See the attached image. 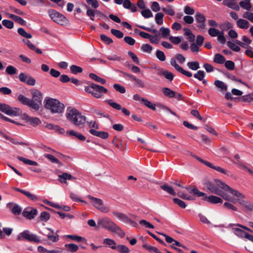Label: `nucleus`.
<instances>
[{"label":"nucleus","mask_w":253,"mask_h":253,"mask_svg":"<svg viewBox=\"0 0 253 253\" xmlns=\"http://www.w3.org/2000/svg\"><path fill=\"white\" fill-rule=\"evenodd\" d=\"M77 178L67 172H63L62 174L58 175V180L62 184H66L68 183L67 180H75Z\"/></svg>","instance_id":"20"},{"label":"nucleus","mask_w":253,"mask_h":253,"mask_svg":"<svg viewBox=\"0 0 253 253\" xmlns=\"http://www.w3.org/2000/svg\"><path fill=\"white\" fill-rule=\"evenodd\" d=\"M133 81L135 82L134 85L136 87L139 88H144L145 87L144 83L142 80L136 77Z\"/></svg>","instance_id":"52"},{"label":"nucleus","mask_w":253,"mask_h":253,"mask_svg":"<svg viewBox=\"0 0 253 253\" xmlns=\"http://www.w3.org/2000/svg\"><path fill=\"white\" fill-rule=\"evenodd\" d=\"M66 117L69 122L77 126L84 125L86 121V117L75 108H68Z\"/></svg>","instance_id":"3"},{"label":"nucleus","mask_w":253,"mask_h":253,"mask_svg":"<svg viewBox=\"0 0 253 253\" xmlns=\"http://www.w3.org/2000/svg\"><path fill=\"white\" fill-rule=\"evenodd\" d=\"M89 132L91 134L104 139L108 138L109 136V133L107 132L103 131H97L93 129H90L89 130Z\"/></svg>","instance_id":"22"},{"label":"nucleus","mask_w":253,"mask_h":253,"mask_svg":"<svg viewBox=\"0 0 253 253\" xmlns=\"http://www.w3.org/2000/svg\"><path fill=\"white\" fill-rule=\"evenodd\" d=\"M65 247L68 249V251L72 253L77 252L79 249L78 246L74 244H66L65 245Z\"/></svg>","instance_id":"44"},{"label":"nucleus","mask_w":253,"mask_h":253,"mask_svg":"<svg viewBox=\"0 0 253 253\" xmlns=\"http://www.w3.org/2000/svg\"><path fill=\"white\" fill-rule=\"evenodd\" d=\"M17 240L19 241L26 240L36 243H40L42 242L39 237L34 234L31 233L28 230H24L23 232L19 234L17 237Z\"/></svg>","instance_id":"7"},{"label":"nucleus","mask_w":253,"mask_h":253,"mask_svg":"<svg viewBox=\"0 0 253 253\" xmlns=\"http://www.w3.org/2000/svg\"><path fill=\"white\" fill-rule=\"evenodd\" d=\"M205 185L211 193L216 195L220 194V189H222L225 192H229L235 196H243L241 193L231 188L225 183L219 180H215V183L207 182Z\"/></svg>","instance_id":"1"},{"label":"nucleus","mask_w":253,"mask_h":253,"mask_svg":"<svg viewBox=\"0 0 253 253\" xmlns=\"http://www.w3.org/2000/svg\"><path fill=\"white\" fill-rule=\"evenodd\" d=\"M45 107L52 113H61L64 111V105L55 99L49 98L46 100Z\"/></svg>","instance_id":"5"},{"label":"nucleus","mask_w":253,"mask_h":253,"mask_svg":"<svg viewBox=\"0 0 253 253\" xmlns=\"http://www.w3.org/2000/svg\"><path fill=\"white\" fill-rule=\"evenodd\" d=\"M190 193H192L194 195L198 197H203V200L211 204H216L218 203H222L223 202L222 199L220 197L213 195L209 196H206L205 193L200 191L195 187H193L190 190Z\"/></svg>","instance_id":"6"},{"label":"nucleus","mask_w":253,"mask_h":253,"mask_svg":"<svg viewBox=\"0 0 253 253\" xmlns=\"http://www.w3.org/2000/svg\"><path fill=\"white\" fill-rule=\"evenodd\" d=\"M156 56L161 61H164L166 60L165 54L162 51L157 50L156 52Z\"/></svg>","instance_id":"58"},{"label":"nucleus","mask_w":253,"mask_h":253,"mask_svg":"<svg viewBox=\"0 0 253 253\" xmlns=\"http://www.w3.org/2000/svg\"><path fill=\"white\" fill-rule=\"evenodd\" d=\"M97 228H102L118 234L121 238L125 236V232L114 221L107 217L99 218L97 220Z\"/></svg>","instance_id":"2"},{"label":"nucleus","mask_w":253,"mask_h":253,"mask_svg":"<svg viewBox=\"0 0 253 253\" xmlns=\"http://www.w3.org/2000/svg\"><path fill=\"white\" fill-rule=\"evenodd\" d=\"M142 102L144 103V104L148 108L151 109V110L155 111L156 110V106L155 104H152V103L145 98H142Z\"/></svg>","instance_id":"47"},{"label":"nucleus","mask_w":253,"mask_h":253,"mask_svg":"<svg viewBox=\"0 0 253 253\" xmlns=\"http://www.w3.org/2000/svg\"><path fill=\"white\" fill-rule=\"evenodd\" d=\"M44 157L47 159L48 160H49L52 163L58 164L59 166L62 165V163L60 162L59 161L57 158H56L51 154H44Z\"/></svg>","instance_id":"38"},{"label":"nucleus","mask_w":253,"mask_h":253,"mask_svg":"<svg viewBox=\"0 0 253 253\" xmlns=\"http://www.w3.org/2000/svg\"><path fill=\"white\" fill-rule=\"evenodd\" d=\"M157 75L158 76H164L165 78L169 80L170 82L172 81L174 78V75L172 73L167 70H164L163 69H159V72H158Z\"/></svg>","instance_id":"24"},{"label":"nucleus","mask_w":253,"mask_h":253,"mask_svg":"<svg viewBox=\"0 0 253 253\" xmlns=\"http://www.w3.org/2000/svg\"><path fill=\"white\" fill-rule=\"evenodd\" d=\"M19 79L22 82L27 84L28 85L33 86L35 84L36 80L30 76H27L25 74L21 73L19 75Z\"/></svg>","instance_id":"18"},{"label":"nucleus","mask_w":253,"mask_h":253,"mask_svg":"<svg viewBox=\"0 0 253 253\" xmlns=\"http://www.w3.org/2000/svg\"><path fill=\"white\" fill-rule=\"evenodd\" d=\"M214 84L217 87L220 88L222 91H225L227 89V86L221 81L215 80Z\"/></svg>","instance_id":"34"},{"label":"nucleus","mask_w":253,"mask_h":253,"mask_svg":"<svg viewBox=\"0 0 253 253\" xmlns=\"http://www.w3.org/2000/svg\"><path fill=\"white\" fill-rule=\"evenodd\" d=\"M6 72L10 75H13L16 73L17 69L13 66L9 65L6 69Z\"/></svg>","instance_id":"64"},{"label":"nucleus","mask_w":253,"mask_h":253,"mask_svg":"<svg viewBox=\"0 0 253 253\" xmlns=\"http://www.w3.org/2000/svg\"><path fill=\"white\" fill-rule=\"evenodd\" d=\"M241 98L242 101L245 102L253 101V92L248 95L242 96Z\"/></svg>","instance_id":"51"},{"label":"nucleus","mask_w":253,"mask_h":253,"mask_svg":"<svg viewBox=\"0 0 253 253\" xmlns=\"http://www.w3.org/2000/svg\"><path fill=\"white\" fill-rule=\"evenodd\" d=\"M31 93L32 95V104H36L38 105V107L36 109H33L35 111H38L40 105L42 104V92L39 90L33 89L31 90Z\"/></svg>","instance_id":"11"},{"label":"nucleus","mask_w":253,"mask_h":253,"mask_svg":"<svg viewBox=\"0 0 253 253\" xmlns=\"http://www.w3.org/2000/svg\"><path fill=\"white\" fill-rule=\"evenodd\" d=\"M123 4L125 8L130 9L132 12H135L137 10L136 5L132 3L130 0H124Z\"/></svg>","instance_id":"25"},{"label":"nucleus","mask_w":253,"mask_h":253,"mask_svg":"<svg viewBox=\"0 0 253 253\" xmlns=\"http://www.w3.org/2000/svg\"><path fill=\"white\" fill-rule=\"evenodd\" d=\"M17 32L21 36L26 39H31L32 37V35L27 33L23 28H18Z\"/></svg>","instance_id":"41"},{"label":"nucleus","mask_w":253,"mask_h":253,"mask_svg":"<svg viewBox=\"0 0 253 253\" xmlns=\"http://www.w3.org/2000/svg\"><path fill=\"white\" fill-rule=\"evenodd\" d=\"M176 59L174 58H172L170 59V63L172 66L174 67L176 70H177L178 72L181 73V74L186 76L188 77H191L192 76V73L184 70L181 66L178 65L176 63Z\"/></svg>","instance_id":"17"},{"label":"nucleus","mask_w":253,"mask_h":253,"mask_svg":"<svg viewBox=\"0 0 253 253\" xmlns=\"http://www.w3.org/2000/svg\"><path fill=\"white\" fill-rule=\"evenodd\" d=\"M2 24L6 28L11 29L14 27V23L12 21L4 19L2 21Z\"/></svg>","instance_id":"49"},{"label":"nucleus","mask_w":253,"mask_h":253,"mask_svg":"<svg viewBox=\"0 0 253 253\" xmlns=\"http://www.w3.org/2000/svg\"><path fill=\"white\" fill-rule=\"evenodd\" d=\"M40 218L42 221L46 222L50 218V214L46 211H42L40 214Z\"/></svg>","instance_id":"53"},{"label":"nucleus","mask_w":253,"mask_h":253,"mask_svg":"<svg viewBox=\"0 0 253 253\" xmlns=\"http://www.w3.org/2000/svg\"><path fill=\"white\" fill-rule=\"evenodd\" d=\"M160 188L163 190L164 191H166L169 194L175 196L176 195V192L174 191L173 188L172 187L169 186L167 184H165L164 185H162L160 186Z\"/></svg>","instance_id":"28"},{"label":"nucleus","mask_w":253,"mask_h":253,"mask_svg":"<svg viewBox=\"0 0 253 253\" xmlns=\"http://www.w3.org/2000/svg\"><path fill=\"white\" fill-rule=\"evenodd\" d=\"M142 15L145 18H149L153 16V14L149 9H145L141 12Z\"/></svg>","instance_id":"60"},{"label":"nucleus","mask_w":253,"mask_h":253,"mask_svg":"<svg viewBox=\"0 0 253 253\" xmlns=\"http://www.w3.org/2000/svg\"><path fill=\"white\" fill-rule=\"evenodd\" d=\"M232 230L234 233L239 237L246 238V235L248 234V233L238 228H233Z\"/></svg>","instance_id":"36"},{"label":"nucleus","mask_w":253,"mask_h":253,"mask_svg":"<svg viewBox=\"0 0 253 253\" xmlns=\"http://www.w3.org/2000/svg\"><path fill=\"white\" fill-rule=\"evenodd\" d=\"M23 194L33 201H37L38 200V197L36 195L26 190Z\"/></svg>","instance_id":"63"},{"label":"nucleus","mask_w":253,"mask_h":253,"mask_svg":"<svg viewBox=\"0 0 253 253\" xmlns=\"http://www.w3.org/2000/svg\"><path fill=\"white\" fill-rule=\"evenodd\" d=\"M17 158L20 161L23 162L25 164L30 166H37L38 164L35 161L26 159L21 156H17Z\"/></svg>","instance_id":"35"},{"label":"nucleus","mask_w":253,"mask_h":253,"mask_svg":"<svg viewBox=\"0 0 253 253\" xmlns=\"http://www.w3.org/2000/svg\"><path fill=\"white\" fill-rule=\"evenodd\" d=\"M219 28L222 31H227L232 28V24L229 22H225L224 23L220 24Z\"/></svg>","instance_id":"55"},{"label":"nucleus","mask_w":253,"mask_h":253,"mask_svg":"<svg viewBox=\"0 0 253 253\" xmlns=\"http://www.w3.org/2000/svg\"><path fill=\"white\" fill-rule=\"evenodd\" d=\"M49 231H51V234H48L47 235V238L49 240L52 241L53 242H56L59 240V235L57 234V233L59 231H57L56 233L54 234V231L52 229L50 228H48Z\"/></svg>","instance_id":"32"},{"label":"nucleus","mask_w":253,"mask_h":253,"mask_svg":"<svg viewBox=\"0 0 253 253\" xmlns=\"http://www.w3.org/2000/svg\"><path fill=\"white\" fill-rule=\"evenodd\" d=\"M89 77L96 82L100 83V84H104L106 83V80L101 77H98L94 73H90Z\"/></svg>","instance_id":"37"},{"label":"nucleus","mask_w":253,"mask_h":253,"mask_svg":"<svg viewBox=\"0 0 253 253\" xmlns=\"http://www.w3.org/2000/svg\"><path fill=\"white\" fill-rule=\"evenodd\" d=\"M24 116L25 118L27 120L28 122L33 126H37L41 123L40 120L37 117H30L27 114H24Z\"/></svg>","instance_id":"26"},{"label":"nucleus","mask_w":253,"mask_h":253,"mask_svg":"<svg viewBox=\"0 0 253 253\" xmlns=\"http://www.w3.org/2000/svg\"><path fill=\"white\" fill-rule=\"evenodd\" d=\"M70 71L72 73L77 74L83 72V69L79 66L73 65L70 66Z\"/></svg>","instance_id":"46"},{"label":"nucleus","mask_w":253,"mask_h":253,"mask_svg":"<svg viewBox=\"0 0 253 253\" xmlns=\"http://www.w3.org/2000/svg\"><path fill=\"white\" fill-rule=\"evenodd\" d=\"M113 214L116 217H117L118 218H119L120 220H122V221L126 223L132 225L135 227L137 226V223L136 222H135L134 221L130 219L126 216V215L123 213L114 211L113 212Z\"/></svg>","instance_id":"13"},{"label":"nucleus","mask_w":253,"mask_h":253,"mask_svg":"<svg viewBox=\"0 0 253 253\" xmlns=\"http://www.w3.org/2000/svg\"><path fill=\"white\" fill-rule=\"evenodd\" d=\"M213 61L218 64H223L225 61V59L222 55L217 53L214 56Z\"/></svg>","instance_id":"39"},{"label":"nucleus","mask_w":253,"mask_h":253,"mask_svg":"<svg viewBox=\"0 0 253 253\" xmlns=\"http://www.w3.org/2000/svg\"><path fill=\"white\" fill-rule=\"evenodd\" d=\"M8 17L21 25L25 26L26 22L20 17L13 14H9Z\"/></svg>","instance_id":"29"},{"label":"nucleus","mask_w":253,"mask_h":253,"mask_svg":"<svg viewBox=\"0 0 253 253\" xmlns=\"http://www.w3.org/2000/svg\"><path fill=\"white\" fill-rule=\"evenodd\" d=\"M84 90L85 92L91 94L94 97L96 98H101L103 96V93H108V90L104 86L94 83H90L88 86H85Z\"/></svg>","instance_id":"4"},{"label":"nucleus","mask_w":253,"mask_h":253,"mask_svg":"<svg viewBox=\"0 0 253 253\" xmlns=\"http://www.w3.org/2000/svg\"><path fill=\"white\" fill-rule=\"evenodd\" d=\"M18 101L24 105H27L31 109H36L38 105L36 104H32V99L27 98L24 95L20 94L17 98Z\"/></svg>","instance_id":"15"},{"label":"nucleus","mask_w":253,"mask_h":253,"mask_svg":"<svg viewBox=\"0 0 253 253\" xmlns=\"http://www.w3.org/2000/svg\"><path fill=\"white\" fill-rule=\"evenodd\" d=\"M162 92L165 96L169 98H173L174 96L175 91L171 90L167 87H165L162 88Z\"/></svg>","instance_id":"33"},{"label":"nucleus","mask_w":253,"mask_h":253,"mask_svg":"<svg viewBox=\"0 0 253 253\" xmlns=\"http://www.w3.org/2000/svg\"><path fill=\"white\" fill-rule=\"evenodd\" d=\"M187 65L189 69L192 70H197L200 68L199 63L198 61L189 62Z\"/></svg>","instance_id":"42"},{"label":"nucleus","mask_w":253,"mask_h":253,"mask_svg":"<svg viewBox=\"0 0 253 253\" xmlns=\"http://www.w3.org/2000/svg\"><path fill=\"white\" fill-rule=\"evenodd\" d=\"M220 32L221 31L214 28H211L208 31L209 34L212 37L217 36Z\"/></svg>","instance_id":"57"},{"label":"nucleus","mask_w":253,"mask_h":253,"mask_svg":"<svg viewBox=\"0 0 253 253\" xmlns=\"http://www.w3.org/2000/svg\"><path fill=\"white\" fill-rule=\"evenodd\" d=\"M48 12L50 17L55 22L61 25L67 23L68 20L66 17L57 11L51 9L49 10Z\"/></svg>","instance_id":"9"},{"label":"nucleus","mask_w":253,"mask_h":253,"mask_svg":"<svg viewBox=\"0 0 253 253\" xmlns=\"http://www.w3.org/2000/svg\"><path fill=\"white\" fill-rule=\"evenodd\" d=\"M195 18L197 22L199 23L198 27L201 29L205 28L206 21V18L205 16L201 13H197L195 15Z\"/></svg>","instance_id":"23"},{"label":"nucleus","mask_w":253,"mask_h":253,"mask_svg":"<svg viewBox=\"0 0 253 253\" xmlns=\"http://www.w3.org/2000/svg\"><path fill=\"white\" fill-rule=\"evenodd\" d=\"M111 33L112 35L116 37L117 38L119 39H121L124 36V34L121 31L116 30V29H111Z\"/></svg>","instance_id":"61"},{"label":"nucleus","mask_w":253,"mask_h":253,"mask_svg":"<svg viewBox=\"0 0 253 253\" xmlns=\"http://www.w3.org/2000/svg\"><path fill=\"white\" fill-rule=\"evenodd\" d=\"M7 208L10 209L12 213L16 215H19L22 211V208L17 204L9 203L7 204Z\"/></svg>","instance_id":"21"},{"label":"nucleus","mask_w":253,"mask_h":253,"mask_svg":"<svg viewBox=\"0 0 253 253\" xmlns=\"http://www.w3.org/2000/svg\"><path fill=\"white\" fill-rule=\"evenodd\" d=\"M105 102L108 104H109L110 106H111L112 108H113L114 109H116L117 110H121L122 112L126 116H129L130 113V112L127 110L126 108H122L121 107V106L116 103V102H113L112 101V100L111 99H109V100H107L105 101Z\"/></svg>","instance_id":"19"},{"label":"nucleus","mask_w":253,"mask_h":253,"mask_svg":"<svg viewBox=\"0 0 253 253\" xmlns=\"http://www.w3.org/2000/svg\"><path fill=\"white\" fill-rule=\"evenodd\" d=\"M236 24L239 28L243 29H247L250 26L249 22L243 19H238Z\"/></svg>","instance_id":"27"},{"label":"nucleus","mask_w":253,"mask_h":253,"mask_svg":"<svg viewBox=\"0 0 253 253\" xmlns=\"http://www.w3.org/2000/svg\"><path fill=\"white\" fill-rule=\"evenodd\" d=\"M137 26L142 29L146 30L149 32L155 34V36H151V37L149 39L150 41L152 43L157 44L159 42V39L158 38V36L160 35V33L158 32V31L155 29H152L150 28L146 27L144 26L141 25H137Z\"/></svg>","instance_id":"12"},{"label":"nucleus","mask_w":253,"mask_h":253,"mask_svg":"<svg viewBox=\"0 0 253 253\" xmlns=\"http://www.w3.org/2000/svg\"><path fill=\"white\" fill-rule=\"evenodd\" d=\"M152 49V46L149 44H143L141 46V50L145 52L150 53Z\"/></svg>","instance_id":"54"},{"label":"nucleus","mask_w":253,"mask_h":253,"mask_svg":"<svg viewBox=\"0 0 253 253\" xmlns=\"http://www.w3.org/2000/svg\"><path fill=\"white\" fill-rule=\"evenodd\" d=\"M116 248V250L120 253H129V249L125 245H118Z\"/></svg>","instance_id":"43"},{"label":"nucleus","mask_w":253,"mask_h":253,"mask_svg":"<svg viewBox=\"0 0 253 253\" xmlns=\"http://www.w3.org/2000/svg\"><path fill=\"white\" fill-rule=\"evenodd\" d=\"M164 15L161 12L157 13L155 15V21L156 23L159 25H161L163 24V17Z\"/></svg>","instance_id":"45"},{"label":"nucleus","mask_w":253,"mask_h":253,"mask_svg":"<svg viewBox=\"0 0 253 253\" xmlns=\"http://www.w3.org/2000/svg\"><path fill=\"white\" fill-rule=\"evenodd\" d=\"M243 196H236L238 198L236 201L245 208L250 211H253V203L249 201L245 200V196L242 194Z\"/></svg>","instance_id":"14"},{"label":"nucleus","mask_w":253,"mask_h":253,"mask_svg":"<svg viewBox=\"0 0 253 253\" xmlns=\"http://www.w3.org/2000/svg\"><path fill=\"white\" fill-rule=\"evenodd\" d=\"M205 76V74L204 71L202 70H199L197 73L195 74L194 75V77L197 79H198L199 81H202L203 80V79L204 78Z\"/></svg>","instance_id":"56"},{"label":"nucleus","mask_w":253,"mask_h":253,"mask_svg":"<svg viewBox=\"0 0 253 253\" xmlns=\"http://www.w3.org/2000/svg\"><path fill=\"white\" fill-rule=\"evenodd\" d=\"M161 35L163 38H166L170 34V30L168 28L162 27L160 29Z\"/></svg>","instance_id":"50"},{"label":"nucleus","mask_w":253,"mask_h":253,"mask_svg":"<svg viewBox=\"0 0 253 253\" xmlns=\"http://www.w3.org/2000/svg\"><path fill=\"white\" fill-rule=\"evenodd\" d=\"M37 214V210L31 207H27L25 208L22 212L23 216L30 220L34 219Z\"/></svg>","instance_id":"16"},{"label":"nucleus","mask_w":253,"mask_h":253,"mask_svg":"<svg viewBox=\"0 0 253 253\" xmlns=\"http://www.w3.org/2000/svg\"><path fill=\"white\" fill-rule=\"evenodd\" d=\"M173 201L175 204L178 205L181 208L185 209L186 207V204L185 203L180 199L178 198H173Z\"/></svg>","instance_id":"62"},{"label":"nucleus","mask_w":253,"mask_h":253,"mask_svg":"<svg viewBox=\"0 0 253 253\" xmlns=\"http://www.w3.org/2000/svg\"><path fill=\"white\" fill-rule=\"evenodd\" d=\"M87 198L89 200L91 204L100 211L105 213L109 211V209L104 205L103 202L101 199L92 197L90 195H88Z\"/></svg>","instance_id":"10"},{"label":"nucleus","mask_w":253,"mask_h":253,"mask_svg":"<svg viewBox=\"0 0 253 253\" xmlns=\"http://www.w3.org/2000/svg\"><path fill=\"white\" fill-rule=\"evenodd\" d=\"M227 45L228 47L234 51L239 52L241 50V48L239 46L236 45L234 43L228 41L227 42Z\"/></svg>","instance_id":"48"},{"label":"nucleus","mask_w":253,"mask_h":253,"mask_svg":"<svg viewBox=\"0 0 253 253\" xmlns=\"http://www.w3.org/2000/svg\"><path fill=\"white\" fill-rule=\"evenodd\" d=\"M70 135L74 136L78 139L81 141H84L85 140V137L81 133L75 131L74 130H71L68 132Z\"/></svg>","instance_id":"40"},{"label":"nucleus","mask_w":253,"mask_h":253,"mask_svg":"<svg viewBox=\"0 0 253 253\" xmlns=\"http://www.w3.org/2000/svg\"><path fill=\"white\" fill-rule=\"evenodd\" d=\"M103 244L108 245L113 250H116L118 246L114 240L109 238L105 239L103 240Z\"/></svg>","instance_id":"31"},{"label":"nucleus","mask_w":253,"mask_h":253,"mask_svg":"<svg viewBox=\"0 0 253 253\" xmlns=\"http://www.w3.org/2000/svg\"><path fill=\"white\" fill-rule=\"evenodd\" d=\"M0 111L10 116H17L22 114V110L18 108H12L5 103H0Z\"/></svg>","instance_id":"8"},{"label":"nucleus","mask_w":253,"mask_h":253,"mask_svg":"<svg viewBox=\"0 0 253 253\" xmlns=\"http://www.w3.org/2000/svg\"><path fill=\"white\" fill-rule=\"evenodd\" d=\"M113 87L117 91H118L121 93H124L126 92V90L125 87L119 84H115L113 85Z\"/></svg>","instance_id":"59"},{"label":"nucleus","mask_w":253,"mask_h":253,"mask_svg":"<svg viewBox=\"0 0 253 253\" xmlns=\"http://www.w3.org/2000/svg\"><path fill=\"white\" fill-rule=\"evenodd\" d=\"M66 237L72 240L77 241L79 243L84 242L86 243V240L84 238L76 235H67Z\"/></svg>","instance_id":"30"}]
</instances>
